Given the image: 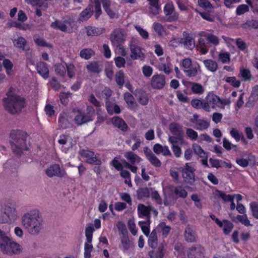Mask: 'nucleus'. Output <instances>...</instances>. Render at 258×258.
<instances>
[{"instance_id": "nucleus-3", "label": "nucleus", "mask_w": 258, "mask_h": 258, "mask_svg": "<svg viewBox=\"0 0 258 258\" xmlns=\"http://www.w3.org/2000/svg\"><path fill=\"white\" fill-rule=\"evenodd\" d=\"M10 137L11 139V148L15 154L20 156L24 150H29L26 144V139L28 137L26 132L20 130H14L11 131Z\"/></svg>"}, {"instance_id": "nucleus-53", "label": "nucleus", "mask_w": 258, "mask_h": 258, "mask_svg": "<svg viewBox=\"0 0 258 258\" xmlns=\"http://www.w3.org/2000/svg\"><path fill=\"white\" fill-rule=\"evenodd\" d=\"M123 44H119L112 46L115 48V51L118 54L122 56H125L127 54V52L123 46Z\"/></svg>"}, {"instance_id": "nucleus-6", "label": "nucleus", "mask_w": 258, "mask_h": 258, "mask_svg": "<svg viewBox=\"0 0 258 258\" xmlns=\"http://www.w3.org/2000/svg\"><path fill=\"white\" fill-rule=\"evenodd\" d=\"M94 231V228L92 225H90L86 228L85 236L86 237L87 242L85 244V258L91 257V252L92 250L93 246L91 244H90V243L92 242V233Z\"/></svg>"}, {"instance_id": "nucleus-19", "label": "nucleus", "mask_w": 258, "mask_h": 258, "mask_svg": "<svg viewBox=\"0 0 258 258\" xmlns=\"http://www.w3.org/2000/svg\"><path fill=\"white\" fill-rule=\"evenodd\" d=\"M151 206H146L143 204L138 205L137 211L140 218H145L146 220H150L151 218Z\"/></svg>"}, {"instance_id": "nucleus-52", "label": "nucleus", "mask_w": 258, "mask_h": 258, "mask_svg": "<svg viewBox=\"0 0 258 258\" xmlns=\"http://www.w3.org/2000/svg\"><path fill=\"white\" fill-rule=\"evenodd\" d=\"M121 247L123 251H126L129 249L131 246V242L128 237H121Z\"/></svg>"}, {"instance_id": "nucleus-34", "label": "nucleus", "mask_w": 258, "mask_h": 258, "mask_svg": "<svg viewBox=\"0 0 258 258\" xmlns=\"http://www.w3.org/2000/svg\"><path fill=\"white\" fill-rule=\"evenodd\" d=\"M148 236L149 245L152 248H156L157 246L158 241L156 230L154 229Z\"/></svg>"}, {"instance_id": "nucleus-61", "label": "nucleus", "mask_w": 258, "mask_h": 258, "mask_svg": "<svg viewBox=\"0 0 258 258\" xmlns=\"http://www.w3.org/2000/svg\"><path fill=\"white\" fill-rule=\"evenodd\" d=\"M236 219L239 222H241L245 226H248L251 225L246 214H244L243 215H238L237 216Z\"/></svg>"}, {"instance_id": "nucleus-43", "label": "nucleus", "mask_w": 258, "mask_h": 258, "mask_svg": "<svg viewBox=\"0 0 258 258\" xmlns=\"http://www.w3.org/2000/svg\"><path fill=\"white\" fill-rule=\"evenodd\" d=\"M239 77H242L244 81H250L252 78L250 71L244 68L240 69Z\"/></svg>"}, {"instance_id": "nucleus-12", "label": "nucleus", "mask_w": 258, "mask_h": 258, "mask_svg": "<svg viewBox=\"0 0 258 258\" xmlns=\"http://www.w3.org/2000/svg\"><path fill=\"white\" fill-rule=\"evenodd\" d=\"M166 84L165 77L161 74H155L151 80V86L155 89H161Z\"/></svg>"}, {"instance_id": "nucleus-50", "label": "nucleus", "mask_w": 258, "mask_h": 258, "mask_svg": "<svg viewBox=\"0 0 258 258\" xmlns=\"http://www.w3.org/2000/svg\"><path fill=\"white\" fill-rule=\"evenodd\" d=\"M94 54V51L91 49H84L80 51V56L85 59H88Z\"/></svg>"}, {"instance_id": "nucleus-35", "label": "nucleus", "mask_w": 258, "mask_h": 258, "mask_svg": "<svg viewBox=\"0 0 258 258\" xmlns=\"http://www.w3.org/2000/svg\"><path fill=\"white\" fill-rule=\"evenodd\" d=\"M175 197H176V200L178 198H180L181 199H185L187 197V192L184 188L183 187L181 186H176L175 187L174 191Z\"/></svg>"}, {"instance_id": "nucleus-23", "label": "nucleus", "mask_w": 258, "mask_h": 258, "mask_svg": "<svg viewBox=\"0 0 258 258\" xmlns=\"http://www.w3.org/2000/svg\"><path fill=\"white\" fill-rule=\"evenodd\" d=\"M36 70L38 73L44 79L49 76V70L45 62L40 61L36 64Z\"/></svg>"}, {"instance_id": "nucleus-33", "label": "nucleus", "mask_w": 258, "mask_h": 258, "mask_svg": "<svg viewBox=\"0 0 258 258\" xmlns=\"http://www.w3.org/2000/svg\"><path fill=\"white\" fill-rule=\"evenodd\" d=\"M203 63L207 69L212 72H215L218 69V64L217 62L212 59L204 60Z\"/></svg>"}, {"instance_id": "nucleus-13", "label": "nucleus", "mask_w": 258, "mask_h": 258, "mask_svg": "<svg viewBox=\"0 0 258 258\" xmlns=\"http://www.w3.org/2000/svg\"><path fill=\"white\" fill-rule=\"evenodd\" d=\"M183 37L179 39L180 44L188 49H192L195 46L194 38L187 31H184L182 33Z\"/></svg>"}, {"instance_id": "nucleus-48", "label": "nucleus", "mask_w": 258, "mask_h": 258, "mask_svg": "<svg viewBox=\"0 0 258 258\" xmlns=\"http://www.w3.org/2000/svg\"><path fill=\"white\" fill-rule=\"evenodd\" d=\"M94 9H95L94 17H95V19L97 20L99 18L100 16L102 13V10L101 9V4H100V0H94Z\"/></svg>"}, {"instance_id": "nucleus-22", "label": "nucleus", "mask_w": 258, "mask_h": 258, "mask_svg": "<svg viewBox=\"0 0 258 258\" xmlns=\"http://www.w3.org/2000/svg\"><path fill=\"white\" fill-rule=\"evenodd\" d=\"M198 35L201 37H205L208 41V44L216 46L219 43V38L212 33H209L205 31H201L199 33Z\"/></svg>"}, {"instance_id": "nucleus-5", "label": "nucleus", "mask_w": 258, "mask_h": 258, "mask_svg": "<svg viewBox=\"0 0 258 258\" xmlns=\"http://www.w3.org/2000/svg\"><path fill=\"white\" fill-rule=\"evenodd\" d=\"M204 101V110L207 112L210 111L211 108H216L218 103L223 104L219 97L213 93H209Z\"/></svg>"}, {"instance_id": "nucleus-55", "label": "nucleus", "mask_w": 258, "mask_h": 258, "mask_svg": "<svg viewBox=\"0 0 258 258\" xmlns=\"http://www.w3.org/2000/svg\"><path fill=\"white\" fill-rule=\"evenodd\" d=\"M153 27L155 31L160 36L163 35L165 33V30L162 25L159 23H154Z\"/></svg>"}, {"instance_id": "nucleus-59", "label": "nucleus", "mask_w": 258, "mask_h": 258, "mask_svg": "<svg viewBox=\"0 0 258 258\" xmlns=\"http://www.w3.org/2000/svg\"><path fill=\"white\" fill-rule=\"evenodd\" d=\"M34 41L35 44L41 47H52V46L47 43L44 39L41 38H34Z\"/></svg>"}, {"instance_id": "nucleus-27", "label": "nucleus", "mask_w": 258, "mask_h": 258, "mask_svg": "<svg viewBox=\"0 0 258 258\" xmlns=\"http://www.w3.org/2000/svg\"><path fill=\"white\" fill-rule=\"evenodd\" d=\"M185 241L189 242H194L196 240V234L195 231L189 226L186 227L184 233Z\"/></svg>"}, {"instance_id": "nucleus-36", "label": "nucleus", "mask_w": 258, "mask_h": 258, "mask_svg": "<svg viewBox=\"0 0 258 258\" xmlns=\"http://www.w3.org/2000/svg\"><path fill=\"white\" fill-rule=\"evenodd\" d=\"M150 220H146L144 221H139V225L140 226L142 232L144 234L148 236L150 234Z\"/></svg>"}, {"instance_id": "nucleus-11", "label": "nucleus", "mask_w": 258, "mask_h": 258, "mask_svg": "<svg viewBox=\"0 0 258 258\" xmlns=\"http://www.w3.org/2000/svg\"><path fill=\"white\" fill-rule=\"evenodd\" d=\"M103 8L108 17L111 19H117L118 18L117 11L113 7L111 0H101Z\"/></svg>"}, {"instance_id": "nucleus-45", "label": "nucleus", "mask_w": 258, "mask_h": 258, "mask_svg": "<svg viewBox=\"0 0 258 258\" xmlns=\"http://www.w3.org/2000/svg\"><path fill=\"white\" fill-rule=\"evenodd\" d=\"M124 99L130 107H134L136 103L135 101L134 96L130 93H125L124 94Z\"/></svg>"}, {"instance_id": "nucleus-25", "label": "nucleus", "mask_w": 258, "mask_h": 258, "mask_svg": "<svg viewBox=\"0 0 258 258\" xmlns=\"http://www.w3.org/2000/svg\"><path fill=\"white\" fill-rule=\"evenodd\" d=\"M111 122L113 125L122 131L126 132L127 130L128 126L125 121L118 116L113 117L111 119Z\"/></svg>"}, {"instance_id": "nucleus-47", "label": "nucleus", "mask_w": 258, "mask_h": 258, "mask_svg": "<svg viewBox=\"0 0 258 258\" xmlns=\"http://www.w3.org/2000/svg\"><path fill=\"white\" fill-rule=\"evenodd\" d=\"M217 192L218 197L221 198L224 202H232L235 197V195H226L220 190H217Z\"/></svg>"}, {"instance_id": "nucleus-40", "label": "nucleus", "mask_w": 258, "mask_h": 258, "mask_svg": "<svg viewBox=\"0 0 258 258\" xmlns=\"http://www.w3.org/2000/svg\"><path fill=\"white\" fill-rule=\"evenodd\" d=\"M10 240V238L7 235V233L0 229V248L1 249L5 247V245H7Z\"/></svg>"}, {"instance_id": "nucleus-30", "label": "nucleus", "mask_w": 258, "mask_h": 258, "mask_svg": "<svg viewBox=\"0 0 258 258\" xmlns=\"http://www.w3.org/2000/svg\"><path fill=\"white\" fill-rule=\"evenodd\" d=\"M124 157L128 161L127 162L130 164L139 163L141 160V158L139 156L131 151L125 153Z\"/></svg>"}, {"instance_id": "nucleus-2", "label": "nucleus", "mask_w": 258, "mask_h": 258, "mask_svg": "<svg viewBox=\"0 0 258 258\" xmlns=\"http://www.w3.org/2000/svg\"><path fill=\"white\" fill-rule=\"evenodd\" d=\"M7 97L3 98L4 106L7 111L11 114L20 113L26 106V100L22 95L12 93L11 91L6 93Z\"/></svg>"}, {"instance_id": "nucleus-9", "label": "nucleus", "mask_w": 258, "mask_h": 258, "mask_svg": "<svg viewBox=\"0 0 258 258\" xmlns=\"http://www.w3.org/2000/svg\"><path fill=\"white\" fill-rule=\"evenodd\" d=\"M192 64L190 58H186L182 61V67L184 73L188 77H195L198 74V69L196 67H191Z\"/></svg>"}, {"instance_id": "nucleus-63", "label": "nucleus", "mask_w": 258, "mask_h": 258, "mask_svg": "<svg viewBox=\"0 0 258 258\" xmlns=\"http://www.w3.org/2000/svg\"><path fill=\"white\" fill-rule=\"evenodd\" d=\"M54 71L57 75L63 77L64 76V67L61 63H56L54 65Z\"/></svg>"}, {"instance_id": "nucleus-39", "label": "nucleus", "mask_w": 258, "mask_h": 258, "mask_svg": "<svg viewBox=\"0 0 258 258\" xmlns=\"http://www.w3.org/2000/svg\"><path fill=\"white\" fill-rule=\"evenodd\" d=\"M3 64L6 70L7 75H12L13 74L12 71L14 66L12 62L9 59L5 58L3 60Z\"/></svg>"}, {"instance_id": "nucleus-1", "label": "nucleus", "mask_w": 258, "mask_h": 258, "mask_svg": "<svg viewBox=\"0 0 258 258\" xmlns=\"http://www.w3.org/2000/svg\"><path fill=\"white\" fill-rule=\"evenodd\" d=\"M22 224L29 234L36 235L42 228L43 220L40 217L38 211L33 210L22 216Z\"/></svg>"}, {"instance_id": "nucleus-29", "label": "nucleus", "mask_w": 258, "mask_h": 258, "mask_svg": "<svg viewBox=\"0 0 258 258\" xmlns=\"http://www.w3.org/2000/svg\"><path fill=\"white\" fill-rule=\"evenodd\" d=\"M76 28V22L75 21V16L72 17H67L66 20V32H73Z\"/></svg>"}, {"instance_id": "nucleus-26", "label": "nucleus", "mask_w": 258, "mask_h": 258, "mask_svg": "<svg viewBox=\"0 0 258 258\" xmlns=\"http://www.w3.org/2000/svg\"><path fill=\"white\" fill-rule=\"evenodd\" d=\"M86 34L88 36H97L104 33V28H99L94 26H89L85 27Z\"/></svg>"}, {"instance_id": "nucleus-16", "label": "nucleus", "mask_w": 258, "mask_h": 258, "mask_svg": "<svg viewBox=\"0 0 258 258\" xmlns=\"http://www.w3.org/2000/svg\"><path fill=\"white\" fill-rule=\"evenodd\" d=\"M5 247L3 248L2 250L5 253L11 254L15 253L18 254L21 251V246L18 243L12 241L11 239L8 242Z\"/></svg>"}, {"instance_id": "nucleus-58", "label": "nucleus", "mask_w": 258, "mask_h": 258, "mask_svg": "<svg viewBox=\"0 0 258 258\" xmlns=\"http://www.w3.org/2000/svg\"><path fill=\"white\" fill-rule=\"evenodd\" d=\"M249 8L248 5L242 4L238 6L236 10V13L237 15H241L249 11Z\"/></svg>"}, {"instance_id": "nucleus-7", "label": "nucleus", "mask_w": 258, "mask_h": 258, "mask_svg": "<svg viewBox=\"0 0 258 258\" xmlns=\"http://www.w3.org/2000/svg\"><path fill=\"white\" fill-rule=\"evenodd\" d=\"M175 186L168 185L163 188L164 204L165 206H169L171 203H174L176 201L175 197L174 191Z\"/></svg>"}, {"instance_id": "nucleus-20", "label": "nucleus", "mask_w": 258, "mask_h": 258, "mask_svg": "<svg viewBox=\"0 0 258 258\" xmlns=\"http://www.w3.org/2000/svg\"><path fill=\"white\" fill-rule=\"evenodd\" d=\"M46 174L49 177L53 176L62 177L63 173L61 171L58 164H53L48 167L45 171Z\"/></svg>"}, {"instance_id": "nucleus-17", "label": "nucleus", "mask_w": 258, "mask_h": 258, "mask_svg": "<svg viewBox=\"0 0 258 258\" xmlns=\"http://www.w3.org/2000/svg\"><path fill=\"white\" fill-rule=\"evenodd\" d=\"M143 151L146 158L153 166L155 167H160L161 166L162 163L160 160L148 147H144Z\"/></svg>"}, {"instance_id": "nucleus-41", "label": "nucleus", "mask_w": 258, "mask_h": 258, "mask_svg": "<svg viewBox=\"0 0 258 258\" xmlns=\"http://www.w3.org/2000/svg\"><path fill=\"white\" fill-rule=\"evenodd\" d=\"M189 83L191 85V90L194 93L202 94L204 93V89L202 85L194 82H189Z\"/></svg>"}, {"instance_id": "nucleus-57", "label": "nucleus", "mask_w": 258, "mask_h": 258, "mask_svg": "<svg viewBox=\"0 0 258 258\" xmlns=\"http://www.w3.org/2000/svg\"><path fill=\"white\" fill-rule=\"evenodd\" d=\"M136 30L139 33L140 35L144 39H148L149 37V35L148 32L142 28L140 26L136 25L135 26Z\"/></svg>"}, {"instance_id": "nucleus-54", "label": "nucleus", "mask_w": 258, "mask_h": 258, "mask_svg": "<svg viewBox=\"0 0 258 258\" xmlns=\"http://www.w3.org/2000/svg\"><path fill=\"white\" fill-rule=\"evenodd\" d=\"M115 81L120 86H122L124 83V75L121 71H118L115 75Z\"/></svg>"}, {"instance_id": "nucleus-64", "label": "nucleus", "mask_w": 258, "mask_h": 258, "mask_svg": "<svg viewBox=\"0 0 258 258\" xmlns=\"http://www.w3.org/2000/svg\"><path fill=\"white\" fill-rule=\"evenodd\" d=\"M250 208L252 216L258 219V204L255 202H252L250 204Z\"/></svg>"}, {"instance_id": "nucleus-15", "label": "nucleus", "mask_w": 258, "mask_h": 258, "mask_svg": "<svg viewBox=\"0 0 258 258\" xmlns=\"http://www.w3.org/2000/svg\"><path fill=\"white\" fill-rule=\"evenodd\" d=\"M194 168L189 166L188 163H186L182 170V177L185 182L191 184L195 181V174Z\"/></svg>"}, {"instance_id": "nucleus-28", "label": "nucleus", "mask_w": 258, "mask_h": 258, "mask_svg": "<svg viewBox=\"0 0 258 258\" xmlns=\"http://www.w3.org/2000/svg\"><path fill=\"white\" fill-rule=\"evenodd\" d=\"M14 45L23 51L30 50L29 46L27 44L26 39L23 37H18L14 41Z\"/></svg>"}, {"instance_id": "nucleus-31", "label": "nucleus", "mask_w": 258, "mask_h": 258, "mask_svg": "<svg viewBox=\"0 0 258 258\" xmlns=\"http://www.w3.org/2000/svg\"><path fill=\"white\" fill-rule=\"evenodd\" d=\"M169 128L171 133L174 136L182 137L183 132L182 126L176 122H172L169 124Z\"/></svg>"}, {"instance_id": "nucleus-38", "label": "nucleus", "mask_w": 258, "mask_h": 258, "mask_svg": "<svg viewBox=\"0 0 258 258\" xmlns=\"http://www.w3.org/2000/svg\"><path fill=\"white\" fill-rule=\"evenodd\" d=\"M209 122L204 119L197 120L195 128L197 130H205L208 128L209 126Z\"/></svg>"}, {"instance_id": "nucleus-51", "label": "nucleus", "mask_w": 258, "mask_h": 258, "mask_svg": "<svg viewBox=\"0 0 258 258\" xmlns=\"http://www.w3.org/2000/svg\"><path fill=\"white\" fill-rule=\"evenodd\" d=\"M225 82L230 84L234 87L238 88L240 86L241 82L237 80L235 77H228L225 78Z\"/></svg>"}, {"instance_id": "nucleus-24", "label": "nucleus", "mask_w": 258, "mask_h": 258, "mask_svg": "<svg viewBox=\"0 0 258 258\" xmlns=\"http://www.w3.org/2000/svg\"><path fill=\"white\" fill-rule=\"evenodd\" d=\"M93 7V4H89L87 7L80 13L79 20L80 21H85L91 18L94 13Z\"/></svg>"}, {"instance_id": "nucleus-21", "label": "nucleus", "mask_w": 258, "mask_h": 258, "mask_svg": "<svg viewBox=\"0 0 258 258\" xmlns=\"http://www.w3.org/2000/svg\"><path fill=\"white\" fill-rule=\"evenodd\" d=\"M258 101V85H255L252 88L251 94L245 105L247 107H252L255 103Z\"/></svg>"}, {"instance_id": "nucleus-62", "label": "nucleus", "mask_w": 258, "mask_h": 258, "mask_svg": "<svg viewBox=\"0 0 258 258\" xmlns=\"http://www.w3.org/2000/svg\"><path fill=\"white\" fill-rule=\"evenodd\" d=\"M50 26L54 29L60 30L62 32H64V23L60 22L58 20H56L51 24Z\"/></svg>"}, {"instance_id": "nucleus-14", "label": "nucleus", "mask_w": 258, "mask_h": 258, "mask_svg": "<svg viewBox=\"0 0 258 258\" xmlns=\"http://www.w3.org/2000/svg\"><path fill=\"white\" fill-rule=\"evenodd\" d=\"M129 47L131 52V57L132 59L141 60L144 59L145 54L139 46L134 44L133 41H131L129 44Z\"/></svg>"}, {"instance_id": "nucleus-18", "label": "nucleus", "mask_w": 258, "mask_h": 258, "mask_svg": "<svg viewBox=\"0 0 258 258\" xmlns=\"http://www.w3.org/2000/svg\"><path fill=\"white\" fill-rule=\"evenodd\" d=\"M204 254V248L198 245L189 248L187 251V257L188 258H203Z\"/></svg>"}, {"instance_id": "nucleus-4", "label": "nucleus", "mask_w": 258, "mask_h": 258, "mask_svg": "<svg viewBox=\"0 0 258 258\" xmlns=\"http://www.w3.org/2000/svg\"><path fill=\"white\" fill-rule=\"evenodd\" d=\"M128 37V30L121 27L113 29L109 35L111 45L124 44Z\"/></svg>"}, {"instance_id": "nucleus-42", "label": "nucleus", "mask_w": 258, "mask_h": 258, "mask_svg": "<svg viewBox=\"0 0 258 258\" xmlns=\"http://www.w3.org/2000/svg\"><path fill=\"white\" fill-rule=\"evenodd\" d=\"M137 195L138 199H142L144 198H149L150 191L148 187H141L137 191Z\"/></svg>"}, {"instance_id": "nucleus-8", "label": "nucleus", "mask_w": 258, "mask_h": 258, "mask_svg": "<svg viewBox=\"0 0 258 258\" xmlns=\"http://www.w3.org/2000/svg\"><path fill=\"white\" fill-rule=\"evenodd\" d=\"M79 154L82 158H86V162L89 164L100 165L101 163V160L92 151L82 149L80 151Z\"/></svg>"}, {"instance_id": "nucleus-44", "label": "nucleus", "mask_w": 258, "mask_h": 258, "mask_svg": "<svg viewBox=\"0 0 258 258\" xmlns=\"http://www.w3.org/2000/svg\"><path fill=\"white\" fill-rule=\"evenodd\" d=\"M138 100L142 105H146L148 103L149 98L147 94L141 90L139 92Z\"/></svg>"}, {"instance_id": "nucleus-37", "label": "nucleus", "mask_w": 258, "mask_h": 258, "mask_svg": "<svg viewBox=\"0 0 258 258\" xmlns=\"http://www.w3.org/2000/svg\"><path fill=\"white\" fill-rule=\"evenodd\" d=\"M241 27L245 30L258 29V21L254 20L247 21L241 25Z\"/></svg>"}, {"instance_id": "nucleus-10", "label": "nucleus", "mask_w": 258, "mask_h": 258, "mask_svg": "<svg viewBox=\"0 0 258 258\" xmlns=\"http://www.w3.org/2000/svg\"><path fill=\"white\" fill-rule=\"evenodd\" d=\"M164 12L165 15V20L167 22H173L178 20V15L174 11L173 5L168 3L164 8Z\"/></svg>"}, {"instance_id": "nucleus-49", "label": "nucleus", "mask_w": 258, "mask_h": 258, "mask_svg": "<svg viewBox=\"0 0 258 258\" xmlns=\"http://www.w3.org/2000/svg\"><path fill=\"white\" fill-rule=\"evenodd\" d=\"M90 117L80 114L77 115L75 118V122L78 124H82L84 123L91 120Z\"/></svg>"}, {"instance_id": "nucleus-32", "label": "nucleus", "mask_w": 258, "mask_h": 258, "mask_svg": "<svg viewBox=\"0 0 258 258\" xmlns=\"http://www.w3.org/2000/svg\"><path fill=\"white\" fill-rule=\"evenodd\" d=\"M87 70L94 73H99L102 71V66L97 61H93L88 64L86 67Z\"/></svg>"}, {"instance_id": "nucleus-46", "label": "nucleus", "mask_w": 258, "mask_h": 258, "mask_svg": "<svg viewBox=\"0 0 258 258\" xmlns=\"http://www.w3.org/2000/svg\"><path fill=\"white\" fill-rule=\"evenodd\" d=\"M192 148L197 155L199 156L201 158L207 157V154L204 152L202 147L197 144H193L192 146Z\"/></svg>"}, {"instance_id": "nucleus-60", "label": "nucleus", "mask_w": 258, "mask_h": 258, "mask_svg": "<svg viewBox=\"0 0 258 258\" xmlns=\"http://www.w3.org/2000/svg\"><path fill=\"white\" fill-rule=\"evenodd\" d=\"M170 63H167V64L162 63L159 66V70L161 71H163L165 74L169 75L172 71L170 67Z\"/></svg>"}, {"instance_id": "nucleus-56", "label": "nucleus", "mask_w": 258, "mask_h": 258, "mask_svg": "<svg viewBox=\"0 0 258 258\" xmlns=\"http://www.w3.org/2000/svg\"><path fill=\"white\" fill-rule=\"evenodd\" d=\"M198 5L205 10H212V5L208 0H198Z\"/></svg>"}]
</instances>
